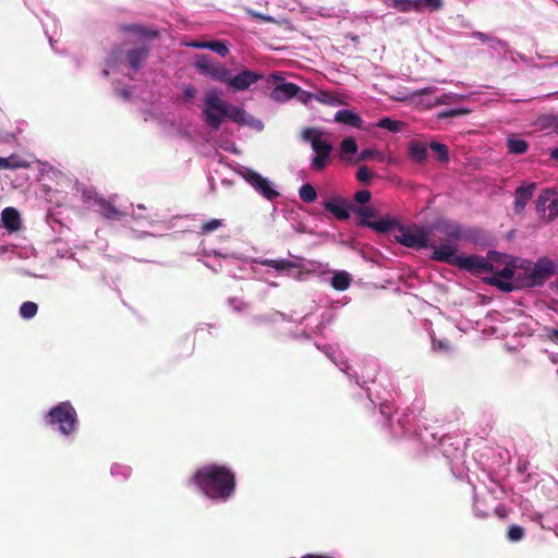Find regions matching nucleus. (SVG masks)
<instances>
[{"instance_id":"49","label":"nucleus","mask_w":558,"mask_h":558,"mask_svg":"<svg viewBox=\"0 0 558 558\" xmlns=\"http://www.w3.org/2000/svg\"><path fill=\"white\" fill-rule=\"evenodd\" d=\"M187 47L196 49H208L209 41L192 40L185 44Z\"/></svg>"},{"instance_id":"45","label":"nucleus","mask_w":558,"mask_h":558,"mask_svg":"<svg viewBox=\"0 0 558 558\" xmlns=\"http://www.w3.org/2000/svg\"><path fill=\"white\" fill-rule=\"evenodd\" d=\"M544 331L546 333V338L555 343V344H558V329L556 328H551V327H545L544 328Z\"/></svg>"},{"instance_id":"22","label":"nucleus","mask_w":558,"mask_h":558,"mask_svg":"<svg viewBox=\"0 0 558 558\" xmlns=\"http://www.w3.org/2000/svg\"><path fill=\"white\" fill-rule=\"evenodd\" d=\"M1 219L5 229L17 231L21 228V217L14 207H7L1 213Z\"/></svg>"},{"instance_id":"1","label":"nucleus","mask_w":558,"mask_h":558,"mask_svg":"<svg viewBox=\"0 0 558 558\" xmlns=\"http://www.w3.org/2000/svg\"><path fill=\"white\" fill-rule=\"evenodd\" d=\"M192 482L213 500L226 501L235 490V474L225 465H205L194 473Z\"/></svg>"},{"instance_id":"11","label":"nucleus","mask_w":558,"mask_h":558,"mask_svg":"<svg viewBox=\"0 0 558 558\" xmlns=\"http://www.w3.org/2000/svg\"><path fill=\"white\" fill-rule=\"evenodd\" d=\"M311 146L315 153L311 166L315 171H322L329 163L333 147L328 141L322 140L318 134L311 141Z\"/></svg>"},{"instance_id":"29","label":"nucleus","mask_w":558,"mask_h":558,"mask_svg":"<svg viewBox=\"0 0 558 558\" xmlns=\"http://www.w3.org/2000/svg\"><path fill=\"white\" fill-rule=\"evenodd\" d=\"M260 265L271 267L276 270H289L295 267V264L289 259H264Z\"/></svg>"},{"instance_id":"30","label":"nucleus","mask_w":558,"mask_h":558,"mask_svg":"<svg viewBox=\"0 0 558 558\" xmlns=\"http://www.w3.org/2000/svg\"><path fill=\"white\" fill-rule=\"evenodd\" d=\"M553 196H555V191L551 189H546L538 195L536 201V210L539 215H545L546 207L548 206L547 203Z\"/></svg>"},{"instance_id":"24","label":"nucleus","mask_w":558,"mask_h":558,"mask_svg":"<svg viewBox=\"0 0 558 558\" xmlns=\"http://www.w3.org/2000/svg\"><path fill=\"white\" fill-rule=\"evenodd\" d=\"M506 145L508 153L511 155H522L526 153L529 148V143L515 134H511L507 137Z\"/></svg>"},{"instance_id":"25","label":"nucleus","mask_w":558,"mask_h":558,"mask_svg":"<svg viewBox=\"0 0 558 558\" xmlns=\"http://www.w3.org/2000/svg\"><path fill=\"white\" fill-rule=\"evenodd\" d=\"M440 230L449 241H458L463 236L462 227L456 222H445Z\"/></svg>"},{"instance_id":"46","label":"nucleus","mask_w":558,"mask_h":558,"mask_svg":"<svg viewBox=\"0 0 558 558\" xmlns=\"http://www.w3.org/2000/svg\"><path fill=\"white\" fill-rule=\"evenodd\" d=\"M466 113H469V110H465V109H451V110L441 112L439 114V117L440 118L460 117V116H463V114H466Z\"/></svg>"},{"instance_id":"18","label":"nucleus","mask_w":558,"mask_h":558,"mask_svg":"<svg viewBox=\"0 0 558 558\" xmlns=\"http://www.w3.org/2000/svg\"><path fill=\"white\" fill-rule=\"evenodd\" d=\"M95 203L99 208V214L106 219L120 220L125 216L123 211L118 209L110 201L106 199L105 197L97 196L95 198Z\"/></svg>"},{"instance_id":"51","label":"nucleus","mask_w":558,"mask_h":558,"mask_svg":"<svg viewBox=\"0 0 558 558\" xmlns=\"http://www.w3.org/2000/svg\"><path fill=\"white\" fill-rule=\"evenodd\" d=\"M250 14H251L253 17L258 19V20H262V21H265V22H271V21H272V17L267 16V15H264V14H262V13H257V12L250 11Z\"/></svg>"},{"instance_id":"17","label":"nucleus","mask_w":558,"mask_h":558,"mask_svg":"<svg viewBox=\"0 0 558 558\" xmlns=\"http://www.w3.org/2000/svg\"><path fill=\"white\" fill-rule=\"evenodd\" d=\"M150 51V47L147 45H143L131 49L126 52V61L129 65L134 70L138 71L145 60L148 58Z\"/></svg>"},{"instance_id":"37","label":"nucleus","mask_w":558,"mask_h":558,"mask_svg":"<svg viewBox=\"0 0 558 558\" xmlns=\"http://www.w3.org/2000/svg\"><path fill=\"white\" fill-rule=\"evenodd\" d=\"M524 536H525L524 527L517 525V524H512L509 526L508 533H507V538L510 542H520L523 539Z\"/></svg>"},{"instance_id":"47","label":"nucleus","mask_w":558,"mask_h":558,"mask_svg":"<svg viewBox=\"0 0 558 558\" xmlns=\"http://www.w3.org/2000/svg\"><path fill=\"white\" fill-rule=\"evenodd\" d=\"M378 151L375 149L366 148L363 149L357 158L359 161H364L373 158L375 155H377Z\"/></svg>"},{"instance_id":"53","label":"nucleus","mask_w":558,"mask_h":558,"mask_svg":"<svg viewBox=\"0 0 558 558\" xmlns=\"http://www.w3.org/2000/svg\"><path fill=\"white\" fill-rule=\"evenodd\" d=\"M550 157L555 160H558V147L551 150Z\"/></svg>"},{"instance_id":"12","label":"nucleus","mask_w":558,"mask_h":558,"mask_svg":"<svg viewBox=\"0 0 558 558\" xmlns=\"http://www.w3.org/2000/svg\"><path fill=\"white\" fill-rule=\"evenodd\" d=\"M243 178L266 199L274 201L279 196V193L272 187L268 179L264 178L258 172L246 170L243 173Z\"/></svg>"},{"instance_id":"39","label":"nucleus","mask_w":558,"mask_h":558,"mask_svg":"<svg viewBox=\"0 0 558 558\" xmlns=\"http://www.w3.org/2000/svg\"><path fill=\"white\" fill-rule=\"evenodd\" d=\"M222 226V220L220 219H211L209 221H206L201 227V233L202 234H208L210 232L216 231Z\"/></svg>"},{"instance_id":"23","label":"nucleus","mask_w":558,"mask_h":558,"mask_svg":"<svg viewBox=\"0 0 558 558\" xmlns=\"http://www.w3.org/2000/svg\"><path fill=\"white\" fill-rule=\"evenodd\" d=\"M427 145L421 141H411L409 144V157L416 163H424L427 159Z\"/></svg>"},{"instance_id":"15","label":"nucleus","mask_w":558,"mask_h":558,"mask_svg":"<svg viewBox=\"0 0 558 558\" xmlns=\"http://www.w3.org/2000/svg\"><path fill=\"white\" fill-rule=\"evenodd\" d=\"M311 98L328 106L347 105V97L337 92L318 90L316 94L302 93L300 96L302 102H307Z\"/></svg>"},{"instance_id":"33","label":"nucleus","mask_w":558,"mask_h":558,"mask_svg":"<svg viewBox=\"0 0 558 558\" xmlns=\"http://www.w3.org/2000/svg\"><path fill=\"white\" fill-rule=\"evenodd\" d=\"M395 7L402 12L416 11L421 10V1L420 0H395Z\"/></svg>"},{"instance_id":"44","label":"nucleus","mask_w":558,"mask_h":558,"mask_svg":"<svg viewBox=\"0 0 558 558\" xmlns=\"http://www.w3.org/2000/svg\"><path fill=\"white\" fill-rule=\"evenodd\" d=\"M424 4L432 11H437L442 7V0H421V5Z\"/></svg>"},{"instance_id":"9","label":"nucleus","mask_w":558,"mask_h":558,"mask_svg":"<svg viewBox=\"0 0 558 558\" xmlns=\"http://www.w3.org/2000/svg\"><path fill=\"white\" fill-rule=\"evenodd\" d=\"M396 239L400 244L414 250L427 248L430 243L428 233L420 228L399 227Z\"/></svg>"},{"instance_id":"5","label":"nucleus","mask_w":558,"mask_h":558,"mask_svg":"<svg viewBox=\"0 0 558 558\" xmlns=\"http://www.w3.org/2000/svg\"><path fill=\"white\" fill-rule=\"evenodd\" d=\"M203 116L205 123L214 131H218L226 119L227 101L215 92H207L204 97Z\"/></svg>"},{"instance_id":"38","label":"nucleus","mask_w":558,"mask_h":558,"mask_svg":"<svg viewBox=\"0 0 558 558\" xmlns=\"http://www.w3.org/2000/svg\"><path fill=\"white\" fill-rule=\"evenodd\" d=\"M208 49L216 52L218 56L222 58L229 53V47L227 43L222 40H209Z\"/></svg>"},{"instance_id":"27","label":"nucleus","mask_w":558,"mask_h":558,"mask_svg":"<svg viewBox=\"0 0 558 558\" xmlns=\"http://www.w3.org/2000/svg\"><path fill=\"white\" fill-rule=\"evenodd\" d=\"M351 277L345 271H338L331 279V286L337 291H345L351 284Z\"/></svg>"},{"instance_id":"26","label":"nucleus","mask_w":558,"mask_h":558,"mask_svg":"<svg viewBox=\"0 0 558 558\" xmlns=\"http://www.w3.org/2000/svg\"><path fill=\"white\" fill-rule=\"evenodd\" d=\"M123 29L126 32H130V33H134L141 37L148 38V39L157 38L158 34H159L158 31H156V29L147 28V27H145L143 25H138V24L126 25L123 27Z\"/></svg>"},{"instance_id":"28","label":"nucleus","mask_w":558,"mask_h":558,"mask_svg":"<svg viewBox=\"0 0 558 558\" xmlns=\"http://www.w3.org/2000/svg\"><path fill=\"white\" fill-rule=\"evenodd\" d=\"M376 125L380 129H385L392 133H397V132L402 131V129L404 126V122L399 121V120H393L389 117H385V118L380 119Z\"/></svg>"},{"instance_id":"19","label":"nucleus","mask_w":558,"mask_h":558,"mask_svg":"<svg viewBox=\"0 0 558 558\" xmlns=\"http://www.w3.org/2000/svg\"><path fill=\"white\" fill-rule=\"evenodd\" d=\"M335 121L359 130L363 129V120L360 114L352 110H339L335 114Z\"/></svg>"},{"instance_id":"2","label":"nucleus","mask_w":558,"mask_h":558,"mask_svg":"<svg viewBox=\"0 0 558 558\" xmlns=\"http://www.w3.org/2000/svg\"><path fill=\"white\" fill-rule=\"evenodd\" d=\"M524 260L520 265L514 263H506L502 268L496 270V276H483L482 280L486 284L496 287L502 292H511L523 288H532L533 286H519V282L526 281L530 278V271L524 269Z\"/></svg>"},{"instance_id":"36","label":"nucleus","mask_w":558,"mask_h":558,"mask_svg":"<svg viewBox=\"0 0 558 558\" xmlns=\"http://www.w3.org/2000/svg\"><path fill=\"white\" fill-rule=\"evenodd\" d=\"M429 147L433 151L436 153L437 158L441 162H447L449 160V151L448 147L445 144L438 142H432Z\"/></svg>"},{"instance_id":"52","label":"nucleus","mask_w":558,"mask_h":558,"mask_svg":"<svg viewBox=\"0 0 558 558\" xmlns=\"http://www.w3.org/2000/svg\"><path fill=\"white\" fill-rule=\"evenodd\" d=\"M429 93H432V89H430V88H428V87H426V88H422V89H420V90L415 92V95H417V96H423V95H427V94H429Z\"/></svg>"},{"instance_id":"50","label":"nucleus","mask_w":558,"mask_h":558,"mask_svg":"<svg viewBox=\"0 0 558 558\" xmlns=\"http://www.w3.org/2000/svg\"><path fill=\"white\" fill-rule=\"evenodd\" d=\"M314 133H316L315 130L313 129H306L303 131L302 133V138L305 141V142H311L313 140L314 136H312Z\"/></svg>"},{"instance_id":"40","label":"nucleus","mask_w":558,"mask_h":558,"mask_svg":"<svg viewBox=\"0 0 558 558\" xmlns=\"http://www.w3.org/2000/svg\"><path fill=\"white\" fill-rule=\"evenodd\" d=\"M546 210H548V217L547 220L551 221L558 216V196L555 193V196L550 198L548 202V206L546 207Z\"/></svg>"},{"instance_id":"6","label":"nucleus","mask_w":558,"mask_h":558,"mask_svg":"<svg viewBox=\"0 0 558 558\" xmlns=\"http://www.w3.org/2000/svg\"><path fill=\"white\" fill-rule=\"evenodd\" d=\"M524 263L523 268L530 271V278L519 282V286H542L555 272L554 263L546 257L539 258L536 263L530 260Z\"/></svg>"},{"instance_id":"3","label":"nucleus","mask_w":558,"mask_h":558,"mask_svg":"<svg viewBox=\"0 0 558 558\" xmlns=\"http://www.w3.org/2000/svg\"><path fill=\"white\" fill-rule=\"evenodd\" d=\"M45 420L48 425H57L59 432L64 436L73 434L78 425L76 410L70 401L60 402L51 408Z\"/></svg>"},{"instance_id":"10","label":"nucleus","mask_w":558,"mask_h":558,"mask_svg":"<svg viewBox=\"0 0 558 558\" xmlns=\"http://www.w3.org/2000/svg\"><path fill=\"white\" fill-rule=\"evenodd\" d=\"M194 66L201 74L220 83H223L228 75V69L220 62L214 61L207 54L197 56Z\"/></svg>"},{"instance_id":"31","label":"nucleus","mask_w":558,"mask_h":558,"mask_svg":"<svg viewBox=\"0 0 558 558\" xmlns=\"http://www.w3.org/2000/svg\"><path fill=\"white\" fill-rule=\"evenodd\" d=\"M2 160L4 161L3 165H0V168L1 169H20V168H28L29 167V162L26 161L25 159H22L20 157H16V156H10L8 158H2Z\"/></svg>"},{"instance_id":"20","label":"nucleus","mask_w":558,"mask_h":558,"mask_svg":"<svg viewBox=\"0 0 558 558\" xmlns=\"http://www.w3.org/2000/svg\"><path fill=\"white\" fill-rule=\"evenodd\" d=\"M324 208L339 220H347L350 217L349 206L343 199L327 201L324 203Z\"/></svg>"},{"instance_id":"16","label":"nucleus","mask_w":558,"mask_h":558,"mask_svg":"<svg viewBox=\"0 0 558 558\" xmlns=\"http://www.w3.org/2000/svg\"><path fill=\"white\" fill-rule=\"evenodd\" d=\"M536 190L535 183H529L526 185L519 186L514 192V204L513 209L514 213L520 215L524 211V208L527 202L533 197V194Z\"/></svg>"},{"instance_id":"4","label":"nucleus","mask_w":558,"mask_h":558,"mask_svg":"<svg viewBox=\"0 0 558 558\" xmlns=\"http://www.w3.org/2000/svg\"><path fill=\"white\" fill-rule=\"evenodd\" d=\"M501 255L496 252H489L487 258L480 255L461 256L458 262V266L461 269H465L475 276L490 274L496 276V270H499V262Z\"/></svg>"},{"instance_id":"21","label":"nucleus","mask_w":558,"mask_h":558,"mask_svg":"<svg viewBox=\"0 0 558 558\" xmlns=\"http://www.w3.org/2000/svg\"><path fill=\"white\" fill-rule=\"evenodd\" d=\"M226 118L241 125L252 124L253 117L244 109L227 102Z\"/></svg>"},{"instance_id":"14","label":"nucleus","mask_w":558,"mask_h":558,"mask_svg":"<svg viewBox=\"0 0 558 558\" xmlns=\"http://www.w3.org/2000/svg\"><path fill=\"white\" fill-rule=\"evenodd\" d=\"M433 250L430 258L435 262L447 263L452 266H458V262L461 256L457 255V248L454 245L447 243H441L440 245H436L435 243H429V246Z\"/></svg>"},{"instance_id":"42","label":"nucleus","mask_w":558,"mask_h":558,"mask_svg":"<svg viewBox=\"0 0 558 558\" xmlns=\"http://www.w3.org/2000/svg\"><path fill=\"white\" fill-rule=\"evenodd\" d=\"M372 194L368 190H361L354 194V201L359 204H366L371 201Z\"/></svg>"},{"instance_id":"41","label":"nucleus","mask_w":558,"mask_h":558,"mask_svg":"<svg viewBox=\"0 0 558 558\" xmlns=\"http://www.w3.org/2000/svg\"><path fill=\"white\" fill-rule=\"evenodd\" d=\"M373 178V173L371 172V170L366 167V166H361L359 169H357V172H356V179L364 183V184H368L369 180Z\"/></svg>"},{"instance_id":"7","label":"nucleus","mask_w":558,"mask_h":558,"mask_svg":"<svg viewBox=\"0 0 558 558\" xmlns=\"http://www.w3.org/2000/svg\"><path fill=\"white\" fill-rule=\"evenodd\" d=\"M352 210L355 215L359 216L356 221L359 227H368L377 232L386 233L398 225V221L390 217H386L377 221H369V218L376 216V209L369 206L353 207Z\"/></svg>"},{"instance_id":"32","label":"nucleus","mask_w":558,"mask_h":558,"mask_svg":"<svg viewBox=\"0 0 558 558\" xmlns=\"http://www.w3.org/2000/svg\"><path fill=\"white\" fill-rule=\"evenodd\" d=\"M300 198L305 203H314L317 198V193L314 186L310 183H305L300 187Z\"/></svg>"},{"instance_id":"35","label":"nucleus","mask_w":558,"mask_h":558,"mask_svg":"<svg viewBox=\"0 0 558 558\" xmlns=\"http://www.w3.org/2000/svg\"><path fill=\"white\" fill-rule=\"evenodd\" d=\"M38 312V306L36 303L32 302V301H26L24 302L21 307H20V315L24 318V319H31L33 317L36 316Z\"/></svg>"},{"instance_id":"43","label":"nucleus","mask_w":558,"mask_h":558,"mask_svg":"<svg viewBox=\"0 0 558 558\" xmlns=\"http://www.w3.org/2000/svg\"><path fill=\"white\" fill-rule=\"evenodd\" d=\"M472 36H473L474 38L480 39L482 43H497V44H499V45H501V44H502V41H501L500 39L495 38V37H493V36H489V35H487V34H485V33H482V32H475V33H473V35H472Z\"/></svg>"},{"instance_id":"48","label":"nucleus","mask_w":558,"mask_h":558,"mask_svg":"<svg viewBox=\"0 0 558 558\" xmlns=\"http://www.w3.org/2000/svg\"><path fill=\"white\" fill-rule=\"evenodd\" d=\"M183 94L187 100H192L195 98L197 89L193 85H185L183 88Z\"/></svg>"},{"instance_id":"8","label":"nucleus","mask_w":558,"mask_h":558,"mask_svg":"<svg viewBox=\"0 0 558 558\" xmlns=\"http://www.w3.org/2000/svg\"><path fill=\"white\" fill-rule=\"evenodd\" d=\"M263 77L264 75L260 72L248 69L242 70L236 75H232L230 70H228V75L223 84L227 85L230 92L239 93L248 89Z\"/></svg>"},{"instance_id":"34","label":"nucleus","mask_w":558,"mask_h":558,"mask_svg":"<svg viewBox=\"0 0 558 558\" xmlns=\"http://www.w3.org/2000/svg\"><path fill=\"white\" fill-rule=\"evenodd\" d=\"M357 151L356 141L349 136L342 140L340 144V157L343 159L347 154H355Z\"/></svg>"},{"instance_id":"13","label":"nucleus","mask_w":558,"mask_h":558,"mask_svg":"<svg viewBox=\"0 0 558 558\" xmlns=\"http://www.w3.org/2000/svg\"><path fill=\"white\" fill-rule=\"evenodd\" d=\"M271 78L275 82H279V81L281 82L270 93V97L275 101L283 102L293 97L300 98V96L303 93L302 89L300 88V86H298L296 84L290 83V82H283V77H281L279 74H272Z\"/></svg>"}]
</instances>
